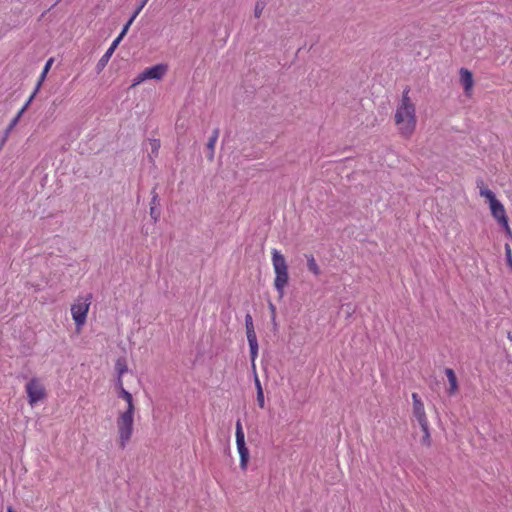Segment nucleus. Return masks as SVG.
I'll return each mask as SVG.
<instances>
[{
  "instance_id": "obj_1",
  "label": "nucleus",
  "mask_w": 512,
  "mask_h": 512,
  "mask_svg": "<svg viewBox=\"0 0 512 512\" xmlns=\"http://www.w3.org/2000/svg\"><path fill=\"white\" fill-rule=\"evenodd\" d=\"M395 121L401 134L405 136L411 135L416 127L415 106L409 98V89L403 91L401 103L395 113Z\"/></svg>"
},
{
  "instance_id": "obj_2",
  "label": "nucleus",
  "mask_w": 512,
  "mask_h": 512,
  "mask_svg": "<svg viewBox=\"0 0 512 512\" xmlns=\"http://www.w3.org/2000/svg\"><path fill=\"white\" fill-rule=\"evenodd\" d=\"M478 187L480 196L484 197L489 204V208L493 218L504 230L505 234L511 237L512 230L509 226V220L504 205L496 198L495 193L489 188H487L484 184Z\"/></svg>"
},
{
  "instance_id": "obj_3",
  "label": "nucleus",
  "mask_w": 512,
  "mask_h": 512,
  "mask_svg": "<svg viewBox=\"0 0 512 512\" xmlns=\"http://www.w3.org/2000/svg\"><path fill=\"white\" fill-rule=\"evenodd\" d=\"M272 264L275 272L274 287L282 297L289 279L288 266L285 257L277 249L272 250Z\"/></svg>"
},
{
  "instance_id": "obj_4",
  "label": "nucleus",
  "mask_w": 512,
  "mask_h": 512,
  "mask_svg": "<svg viewBox=\"0 0 512 512\" xmlns=\"http://www.w3.org/2000/svg\"><path fill=\"white\" fill-rule=\"evenodd\" d=\"M134 411L125 410L117 418L119 444L125 448L133 433Z\"/></svg>"
},
{
  "instance_id": "obj_5",
  "label": "nucleus",
  "mask_w": 512,
  "mask_h": 512,
  "mask_svg": "<svg viewBox=\"0 0 512 512\" xmlns=\"http://www.w3.org/2000/svg\"><path fill=\"white\" fill-rule=\"evenodd\" d=\"M91 294L78 297L71 305V315L78 329L82 328L87 320V314L91 305Z\"/></svg>"
},
{
  "instance_id": "obj_6",
  "label": "nucleus",
  "mask_w": 512,
  "mask_h": 512,
  "mask_svg": "<svg viewBox=\"0 0 512 512\" xmlns=\"http://www.w3.org/2000/svg\"><path fill=\"white\" fill-rule=\"evenodd\" d=\"M247 341L250 348L251 366L255 370V361L258 356V341L254 331L253 320L250 314L245 316Z\"/></svg>"
},
{
  "instance_id": "obj_7",
  "label": "nucleus",
  "mask_w": 512,
  "mask_h": 512,
  "mask_svg": "<svg viewBox=\"0 0 512 512\" xmlns=\"http://www.w3.org/2000/svg\"><path fill=\"white\" fill-rule=\"evenodd\" d=\"M236 445L240 455V467L244 470L249 460V450L245 443V434L240 420L236 422Z\"/></svg>"
},
{
  "instance_id": "obj_8",
  "label": "nucleus",
  "mask_w": 512,
  "mask_h": 512,
  "mask_svg": "<svg viewBox=\"0 0 512 512\" xmlns=\"http://www.w3.org/2000/svg\"><path fill=\"white\" fill-rule=\"evenodd\" d=\"M26 393L28 396V401L31 405H35L46 395L44 386L37 378H32L26 384Z\"/></svg>"
},
{
  "instance_id": "obj_9",
  "label": "nucleus",
  "mask_w": 512,
  "mask_h": 512,
  "mask_svg": "<svg viewBox=\"0 0 512 512\" xmlns=\"http://www.w3.org/2000/svg\"><path fill=\"white\" fill-rule=\"evenodd\" d=\"M413 415L421 428H426L428 419L425 413L424 404L417 393H412Z\"/></svg>"
},
{
  "instance_id": "obj_10",
  "label": "nucleus",
  "mask_w": 512,
  "mask_h": 512,
  "mask_svg": "<svg viewBox=\"0 0 512 512\" xmlns=\"http://www.w3.org/2000/svg\"><path fill=\"white\" fill-rule=\"evenodd\" d=\"M168 70L167 64L160 63L156 64L154 66L148 67L144 69L143 76L146 78V80L153 79V80H160L162 79L166 72Z\"/></svg>"
},
{
  "instance_id": "obj_11",
  "label": "nucleus",
  "mask_w": 512,
  "mask_h": 512,
  "mask_svg": "<svg viewBox=\"0 0 512 512\" xmlns=\"http://www.w3.org/2000/svg\"><path fill=\"white\" fill-rule=\"evenodd\" d=\"M460 80H461V83L463 85L465 92L468 94L469 91L472 89L473 83H474L472 73L465 68H461L460 69Z\"/></svg>"
},
{
  "instance_id": "obj_12",
  "label": "nucleus",
  "mask_w": 512,
  "mask_h": 512,
  "mask_svg": "<svg viewBox=\"0 0 512 512\" xmlns=\"http://www.w3.org/2000/svg\"><path fill=\"white\" fill-rule=\"evenodd\" d=\"M445 374H446L448 382H449L448 394L453 395L458 389V382H457L455 372L451 368H446Z\"/></svg>"
},
{
  "instance_id": "obj_13",
  "label": "nucleus",
  "mask_w": 512,
  "mask_h": 512,
  "mask_svg": "<svg viewBox=\"0 0 512 512\" xmlns=\"http://www.w3.org/2000/svg\"><path fill=\"white\" fill-rule=\"evenodd\" d=\"M118 397L126 401L127 408L126 410L134 411V403H133V396L132 394L127 391L125 388H121V390L118 392Z\"/></svg>"
},
{
  "instance_id": "obj_14",
  "label": "nucleus",
  "mask_w": 512,
  "mask_h": 512,
  "mask_svg": "<svg viewBox=\"0 0 512 512\" xmlns=\"http://www.w3.org/2000/svg\"><path fill=\"white\" fill-rule=\"evenodd\" d=\"M30 100L24 105V107L17 113V115L11 120V122L9 123L8 127L5 129L3 135L6 136L7 138L9 137L11 131L14 129V127L17 125V123L19 122V119L21 118L23 112L25 111L27 105L29 104Z\"/></svg>"
},
{
  "instance_id": "obj_15",
  "label": "nucleus",
  "mask_w": 512,
  "mask_h": 512,
  "mask_svg": "<svg viewBox=\"0 0 512 512\" xmlns=\"http://www.w3.org/2000/svg\"><path fill=\"white\" fill-rule=\"evenodd\" d=\"M218 137H219V129L217 128L213 131V133L210 136L208 143H207V148L210 151V155H209L210 159L213 158L214 149H215V145H216Z\"/></svg>"
},
{
  "instance_id": "obj_16",
  "label": "nucleus",
  "mask_w": 512,
  "mask_h": 512,
  "mask_svg": "<svg viewBox=\"0 0 512 512\" xmlns=\"http://www.w3.org/2000/svg\"><path fill=\"white\" fill-rule=\"evenodd\" d=\"M307 258V268L310 272H312L315 276L320 274V268L316 263L313 255H306Z\"/></svg>"
},
{
  "instance_id": "obj_17",
  "label": "nucleus",
  "mask_w": 512,
  "mask_h": 512,
  "mask_svg": "<svg viewBox=\"0 0 512 512\" xmlns=\"http://www.w3.org/2000/svg\"><path fill=\"white\" fill-rule=\"evenodd\" d=\"M113 55V53L109 50H106V52L102 55V57L99 59L98 63H97V68L99 70L103 69L108 61L110 60L111 56Z\"/></svg>"
},
{
  "instance_id": "obj_18",
  "label": "nucleus",
  "mask_w": 512,
  "mask_h": 512,
  "mask_svg": "<svg viewBox=\"0 0 512 512\" xmlns=\"http://www.w3.org/2000/svg\"><path fill=\"white\" fill-rule=\"evenodd\" d=\"M265 7H266V0H257L255 8H254V16L256 18H259L262 15Z\"/></svg>"
},
{
  "instance_id": "obj_19",
  "label": "nucleus",
  "mask_w": 512,
  "mask_h": 512,
  "mask_svg": "<svg viewBox=\"0 0 512 512\" xmlns=\"http://www.w3.org/2000/svg\"><path fill=\"white\" fill-rule=\"evenodd\" d=\"M151 152L149 154L150 157L153 155L156 156L160 149V141L158 139H151L149 141Z\"/></svg>"
},
{
  "instance_id": "obj_20",
  "label": "nucleus",
  "mask_w": 512,
  "mask_h": 512,
  "mask_svg": "<svg viewBox=\"0 0 512 512\" xmlns=\"http://www.w3.org/2000/svg\"><path fill=\"white\" fill-rule=\"evenodd\" d=\"M115 368H116V371L118 373V376L122 377V375L127 372V365H126V362L125 360L123 359H118L116 361V365H115Z\"/></svg>"
},
{
  "instance_id": "obj_21",
  "label": "nucleus",
  "mask_w": 512,
  "mask_h": 512,
  "mask_svg": "<svg viewBox=\"0 0 512 512\" xmlns=\"http://www.w3.org/2000/svg\"><path fill=\"white\" fill-rule=\"evenodd\" d=\"M149 0H141V2L139 3V5L136 7V9L134 10V12L132 13V20H135L136 17L139 15V13L142 11V9L145 7V5L147 4Z\"/></svg>"
},
{
  "instance_id": "obj_22",
  "label": "nucleus",
  "mask_w": 512,
  "mask_h": 512,
  "mask_svg": "<svg viewBox=\"0 0 512 512\" xmlns=\"http://www.w3.org/2000/svg\"><path fill=\"white\" fill-rule=\"evenodd\" d=\"M424 436L422 439L423 444L430 445V432H429V423H427L426 428H421Z\"/></svg>"
},
{
  "instance_id": "obj_23",
  "label": "nucleus",
  "mask_w": 512,
  "mask_h": 512,
  "mask_svg": "<svg viewBox=\"0 0 512 512\" xmlns=\"http://www.w3.org/2000/svg\"><path fill=\"white\" fill-rule=\"evenodd\" d=\"M505 255L508 267L512 270V251L509 245L505 247Z\"/></svg>"
},
{
  "instance_id": "obj_24",
  "label": "nucleus",
  "mask_w": 512,
  "mask_h": 512,
  "mask_svg": "<svg viewBox=\"0 0 512 512\" xmlns=\"http://www.w3.org/2000/svg\"><path fill=\"white\" fill-rule=\"evenodd\" d=\"M134 22V20H132V16L129 18V20L127 21V23L123 26L119 36L120 38H124V36L127 34L130 26L132 25V23Z\"/></svg>"
},
{
  "instance_id": "obj_25",
  "label": "nucleus",
  "mask_w": 512,
  "mask_h": 512,
  "mask_svg": "<svg viewBox=\"0 0 512 512\" xmlns=\"http://www.w3.org/2000/svg\"><path fill=\"white\" fill-rule=\"evenodd\" d=\"M256 400L260 408H264L265 406V399H264V392L263 390H260L258 393H256Z\"/></svg>"
},
{
  "instance_id": "obj_26",
  "label": "nucleus",
  "mask_w": 512,
  "mask_h": 512,
  "mask_svg": "<svg viewBox=\"0 0 512 512\" xmlns=\"http://www.w3.org/2000/svg\"><path fill=\"white\" fill-rule=\"evenodd\" d=\"M146 81V78L143 76V72L139 73L132 81V87H135L142 82Z\"/></svg>"
},
{
  "instance_id": "obj_27",
  "label": "nucleus",
  "mask_w": 512,
  "mask_h": 512,
  "mask_svg": "<svg viewBox=\"0 0 512 512\" xmlns=\"http://www.w3.org/2000/svg\"><path fill=\"white\" fill-rule=\"evenodd\" d=\"M146 81V78L143 76V72L139 73L132 81V87H135L142 82Z\"/></svg>"
},
{
  "instance_id": "obj_28",
  "label": "nucleus",
  "mask_w": 512,
  "mask_h": 512,
  "mask_svg": "<svg viewBox=\"0 0 512 512\" xmlns=\"http://www.w3.org/2000/svg\"><path fill=\"white\" fill-rule=\"evenodd\" d=\"M123 38H120V36L118 35L114 40L113 42L111 43L110 47L107 49L109 51H111L112 53H114L115 49L118 47V45L120 44V42L122 41Z\"/></svg>"
},
{
  "instance_id": "obj_29",
  "label": "nucleus",
  "mask_w": 512,
  "mask_h": 512,
  "mask_svg": "<svg viewBox=\"0 0 512 512\" xmlns=\"http://www.w3.org/2000/svg\"><path fill=\"white\" fill-rule=\"evenodd\" d=\"M252 371H253V374H254V382H255L256 392L258 393L260 390H263V388H262L261 382H260V380L258 378L256 369L254 370L252 368Z\"/></svg>"
},
{
  "instance_id": "obj_30",
  "label": "nucleus",
  "mask_w": 512,
  "mask_h": 512,
  "mask_svg": "<svg viewBox=\"0 0 512 512\" xmlns=\"http://www.w3.org/2000/svg\"><path fill=\"white\" fill-rule=\"evenodd\" d=\"M52 63H53V59H52V58H50V59L46 62L45 66H44V68H43V71H42V73H41V79H43V78L46 76V74H47V72L49 71V69H50V67H51Z\"/></svg>"
},
{
  "instance_id": "obj_31",
  "label": "nucleus",
  "mask_w": 512,
  "mask_h": 512,
  "mask_svg": "<svg viewBox=\"0 0 512 512\" xmlns=\"http://www.w3.org/2000/svg\"><path fill=\"white\" fill-rule=\"evenodd\" d=\"M150 215H151L152 218H154L155 221L159 217V213L156 211L154 206H151V208H150Z\"/></svg>"
},
{
  "instance_id": "obj_32",
  "label": "nucleus",
  "mask_w": 512,
  "mask_h": 512,
  "mask_svg": "<svg viewBox=\"0 0 512 512\" xmlns=\"http://www.w3.org/2000/svg\"><path fill=\"white\" fill-rule=\"evenodd\" d=\"M116 387L118 388L119 391L121 390V388H124L123 382H122V377H120V376H118V379L116 381Z\"/></svg>"
},
{
  "instance_id": "obj_33",
  "label": "nucleus",
  "mask_w": 512,
  "mask_h": 512,
  "mask_svg": "<svg viewBox=\"0 0 512 512\" xmlns=\"http://www.w3.org/2000/svg\"><path fill=\"white\" fill-rule=\"evenodd\" d=\"M8 138L4 135L0 136V150L3 148L5 143L7 142Z\"/></svg>"
},
{
  "instance_id": "obj_34",
  "label": "nucleus",
  "mask_w": 512,
  "mask_h": 512,
  "mask_svg": "<svg viewBox=\"0 0 512 512\" xmlns=\"http://www.w3.org/2000/svg\"><path fill=\"white\" fill-rule=\"evenodd\" d=\"M157 201H158V195L154 194L153 198H152V201H151V206L156 205Z\"/></svg>"
},
{
  "instance_id": "obj_35",
  "label": "nucleus",
  "mask_w": 512,
  "mask_h": 512,
  "mask_svg": "<svg viewBox=\"0 0 512 512\" xmlns=\"http://www.w3.org/2000/svg\"><path fill=\"white\" fill-rule=\"evenodd\" d=\"M7 512H14V511H13L12 507H8Z\"/></svg>"
},
{
  "instance_id": "obj_36",
  "label": "nucleus",
  "mask_w": 512,
  "mask_h": 512,
  "mask_svg": "<svg viewBox=\"0 0 512 512\" xmlns=\"http://www.w3.org/2000/svg\"><path fill=\"white\" fill-rule=\"evenodd\" d=\"M302 512H311L310 510L306 509V510H303Z\"/></svg>"
}]
</instances>
